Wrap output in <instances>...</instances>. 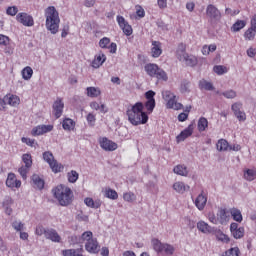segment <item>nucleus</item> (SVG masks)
Listing matches in <instances>:
<instances>
[{
    "label": "nucleus",
    "instance_id": "1",
    "mask_svg": "<svg viewBox=\"0 0 256 256\" xmlns=\"http://www.w3.org/2000/svg\"><path fill=\"white\" fill-rule=\"evenodd\" d=\"M144 107L141 102H137L132 106L131 110L127 111L128 121H130L132 125H145V123L149 121V116H147V113L143 112Z\"/></svg>",
    "mask_w": 256,
    "mask_h": 256
},
{
    "label": "nucleus",
    "instance_id": "2",
    "mask_svg": "<svg viewBox=\"0 0 256 256\" xmlns=\"http://www.w3.org/2000/svg\"><path fill=\"white\" fill-rule=\"evenodd\" d=\"M46 17V29L52 33V35H57L59 33V24L61 19L59 18V12L54 6H50L45 9Z\"/></svg>",
    "mask_w": 256,
    "mask_h": 256
},
{
    "label": "nucleus",
    "instance_id": "3",
    "mask_svg": "<svg viewBox=\"0 0 256 256\" xmlns=\"http://www.w3.org/2000/svg\"><path fill=\"white\" fill-rule=\"evenodd\" d=\"M52 193L62 207H67L73 202V191L65 185H58Z\"/></svg>",
    "mask_w": 256,
    "mask_h": 256
},
{
    "label": "nucleus",
    "instance_id": "4",
    "mask_svg": "<svg viewBox=\"0 0 256 256\" xmlns=\"http://www.w3.org/2000/svg\"><path fill=\"white\" fill-rule=\"evenodd\" d=\"M152 247L156 253H164V255H173L175 253L173 245L162 243L159 239H152Z\"/></svg>",
    "mask_w": 256,
    "mask_h": 256
},
{
    "label": "nucleus",
    "instance_id": "5",
    "mask_svg": "<svg viewBox=\"0 0 256 256\" xmlns=\"http://www.w3.org/2000/svg\"><path fill=\"white\" fill-rule=\"evenodd\" d=\"M43 159L44 161H46V163H48L53 173H61V171H63V164L57 162V160H55V157L53 156V153H51L50 151H46L43 153Z\"/></svg>",
    "mask_w": 256,
    "mask_h": 256
},
{
    "label": "nucleus",
    "instance_id": "6",
    "mask_svg": "<svg viewBox=\"0 0 256 256\" xmlns=\"http://www.w3.org/2000/svg\"><path fill=\"white\" fill-rule=\"evenodd\" d=\"M163 98L165 101H167V109H174L175 111H179V109L183 107V104L177 102V96L171 93V91H165Z\"/></svg>",
    "mask_w": 256,
    "mask_h": 256
},
{
    "label": "nucleus",
    "instance_id": "7",
    "mask_svg": "<svg viewBox=\"0 0 256 256\" xmlns=\"http://www.w3.org/2000/svg\"><path fill=\"white\" fill-rule=\"evenodd\" d=\"M206 16L208 17L210 23H219L222 17L221 11H219L218 8L213 4H209L207 6Z\"/></svg>",
    "mask_w": 256,
    "mask_h": 256
},
{
    "label": "nucleus",
    "instance_id": "8",
    "mask_svg": "<svg viewBox=\"0 0 256 256\" xmlns=\"http://www.w3.org/2000/svg\"><path fill=\"white\" fill-rule=\"evenodd\" d=\"M16 21L24 25V27H33L35 25V21L33 20V16L27 13H18L16 16Z\"/></svg>",
    "mask_w": 256,
    "mask_h": 256
},
{
    "label": "nucleus",
    "instance_id": "9",
    "mask_svg": "<svg viewBox=\"0 0 256 256\" xmlns=\"http://www.w3.org/2000/svg\"><path fill=\"white\" fill-rule=\"evenodd\" d=\"M117 22L119 27L122 28L124 35H127V37L133 35V28L131 27V25H129V23H127V21H125V18L123 16H117Z\"/></svg>",
    "mask_w": 256,
    "mask_h": 256
},
{
    "label": "nucleus",
    "instance_id": "10",
    "mask_svg": "<svg viewBox=\"0 0 256 256\" xmlns=\"http://www.w3.org/2000/svg\"><path fill=\"white\" fill-rule=\"evenodd\" d=\"M99 143L104 151H115L117 149V143L109 140L107 137L100 138Z\"/></svg>",
    "mask_w": 256,
    "mask_h": 256
},
{
    "label": "nucleus",
    "instance_id": "11",
    "mask_svg": "<svg viewBox=\"0 0 256 256\" xmlns=\"http://www.w3.org/2000/svg\"><path fill=\"white\" fill-rule=\"evenodd\" d=\"M64 107H65V103H63V100L61 98H57L52 106L53 113L56 119H59V117L63 115Z\"/></svg>",
    "mask_w": 256,
    "mask_h": 256
},
{
    "label": "nucleus",
    "instance_id": "12",
    "mask_svg": "<svg viewBox=\"0 0 256 256\" xmlns=\"http://www.w3.org/2000/svg\"><path fill=\"white\" fill-rule=\"evenodd\" d=\"M85 249L88 253L97 254L101 251V246H99V242H97L96 238H92L90 241L86 242Z\"/></svg>",
    "mask_w": 256,
    "mask_h": 256
},
{
    "label": "nucleus",
    "instance_id": "13",
    "mask_svg": "<svg viewBox=\"0 0 256 256\" xmlns=\"http://www.w3.org/2000/svg\"><path fill=\"white\" fill-rule=\"evenodd\" d=\"M45 239L52 241V243H61V235L53 228H47Z\"/></svg>",
    "mask_w": 256,
    "mask_h": 256
},
{
    "label": "nucleus",
    "instance_id": "14",
    "mask_svg": "<svg viewBox=\"0 0 256 256\" xmlns=\"http://www.w3.org/2000/svg\"><path fill=\"white\" fill-rule=\"evenodd\" d=\"M6 185L10 189H19L21 187V181L17 180L16 176L14 173L8 174L7 180H6Z\"/></svg>",
    "mask_w": 256,
    "mask_h": 256
},
{
    "label": "nucleus",
    "instance_id": "15",
    "mask_svg": "<svg viewBox=\"0 0 256 256\" xmlns=\"http://www.w3.org/2000/svg\"><path fill=\"white\" fill-rule=\"evenodd\" d=\"M241 107H242L241 103H234L232 104L231 108L235 117H237L239 121H245V119H247V116L245 115V112L241 111Z\"/></svg>",
    "mask_w": 256,
    "mask_h": 256
},
{
    "label": "nucleus",
    "instance_id": "16",
    "mask_svg": "<svg viewBox=\"0 0 256 256\" xmlns=\"http://www.w3.org/2000/svg\"><path fill=\"white\" fill-rule=\"evenodd\" d=\"M193 129H195V127L193 126V124H190L186 129H184L177 137V142L181 143V141H184L187 139V137H191L193 135Z\"/></svg>",
    "mask_w": 256,
    "mask_h": 256
},
{
    "label": "nucleus",
    "instance_id": "17",
    "mask_svg": "<svg viewBox=\"0 0 256 256\" xmlns=\"http://www.w3.org/2000/svg\"><path fill=\"white\" fill-rule=\"evenodd\" d=\"M13 198L7 196L3 203H2V207L4 209V212L6 213V215H12L13 213Z\"/></svg>",
    "mask_w": 256,
    "mask_h": 256
},
{
    "label": "nucleus",
    "instance_id": "18",
    "mask_svg": "<svg viewBox=\"0 0 256 256\" xmlns=\"http://www.w3.org/2000/svg\"><path fill=\"white\" fill-rule=\"evenodd\" d=\"M195 205L199 211H203L205 209V206L207 205V196H205L203 192L197 196Z\"/></svg>",
    "mask_w": 256,
    "mask_h": 256
},
{
    "label": "nucleus",
    "instance_id": "19",
    "mask_svg": "<svg viewBox=\"0 0 256 256\" xmlns=\"http://www.w3.org/2000/svg\"><path fill=\"white\" fill-rule=\"evenodd\" d=\"M217 217L220 225H227V223H229V214L227 213V210L221 208L217 213Z\"/></svg>",
    "mask_w": 256,
    "mask_h": 256
},
{
    "label": "nucleus",
    "instance_id": "20",
    "mask_svg": "<svg viewBox=\"0 0 256 256\" xmlns=\"http://www.w3.org/2000/svg\"><path fill=\"white\" fill-rule=\"evenodd\" d=\"M180 61L185 63V65H187L188 67H195V65H197L198 63L197 57L189 54H186V56H184V58H182Z\"/></svg>",
    "mask_w": 256,
    "mask_h": 256
},
{
    "label": "nucleus",
    "instance_id": "21",
    "mask_svg": "<svg viewBox=\"0 0 256 256\" xmlns=\"http://www.w3.org/2000/svg\"><path fill=\"white\" fill-rule=\"evenodd\" d=\"M213 235H215L216 239L218 241H222V243H229L230 239L229 236H227L226 234H224L221 230L214 228Z\"/></svg>",
    "mask_w": 256,
    "mask_h": 256
},
{
    "label": "nucleus",
    "instance_id": "22",
    "mask_svg": "<svg viewBox=\"0 0 256 256\" xmlns=\"http://www.w3.org/2000/svg\"><path fill=\"white\" fill-rule=\"evenodd\" d=\"M187 46L183 43H180L178 45V48L176 50V57L177 59L182 60V59H185V57L187 56Z\"/></svg>",
    "mask_w": 256,
    "mask_h": 256
},
{
    "label": "nucleus",
    "instance_id": "23",
    "mask_svg": "<svg viewBox=\"0 0 256 256\" xmlns=\"http://www.w3.org/2000/svg\"><path fill=\"white\" fill-rule=\"evenodd\" d=\"M152 46H153L151 49L152 57L154 58L159 57L161 53H163V50L161 49V42L153 41Z\"/></svg>",
    "mask_w": 256,
    "mask_h": 256
},
{
    "label": "nucleus",
    "instance_id": "24",
    "mask_svg": "<svg viewBox=\"0 0 256 256\" xmlns=\"http://www.w3.org/2000/svg\"><path fill=\"white\" fill-rule=\"evenodd\" d=\"M107 60V57L105 54L100 53L98 56L95 57V59L92 61V67L94 69H99L101 65H103V62Z\"/></svg>",
    "mask_w": 256,
    "mask_h": 256
},
{
    "label": "nucleus",
    "instance_id": "25",
    "mask_svg": "<svg viewBox=\"0 0 256 256\" xmlns=\"http://www.w3.org/2000/svg\"><path fill=\"white\" fill-rule=\"evenodd\" d=\"M197 229H199L202 233H213L215 227H211L206 222L200 221L197 223Z\"/></svg>",
    "mask_w": 256,
    "mask_h": 256
},
{
    "label": "nucleus",
    "instance_id": "26",
    "mask_svg": "<svg viewBox=\"0 0 256 256\" xmlns=\"http://www.w3.org/2000/svg\"><path fill=\"white\" fill-rule=\"evenodd\" d=\"M173 189L176 193L183 194L185 191H189L190 187L189 185H185L183 182H176L173 184Z\"/></svg>",
    "mask_w": 256,
    "mask_h": 256
},
{
    "label": "nucleus",
    "instance_id": "27",
    "mask_svg": "<svg viewBox=\"0 0 256 256\" xmlns=\"http://www.w3.org/2000/svg\"><path fill=\"white\" fill-rule=\"evenodd\" d=\"M158 68L159 65L153 63H149L144 66V70L146 71L147 75H149V77H153Z\"/></svg>",
    "mask_w": 256,
    "mask_h": 256
},
{
    "label": "nucleus",
    "instance_id": "28",
    "mask_svg": "<svg viewBox=\"0 0 256 256\" xmlns=\"http://www.w3.org/2000/svg\"><path fill=\"white\" fill-rule=\"evenodd\" d=\"M84 203L87 207H90L91 209H99V207H101V201H94L93 198L89 197L84 199Z\"/></svg>",
    "mask_w": 256,
    "mask_h": 256
},
{
    "label": "nucleus",
    "instance_id": "29",
    "mask_svg": "<svg viewBox=\"0 0 256 256\" xmlns=\"http://www.w3.org/2000/svg\"><path fill=\"white\" fill-rule=\"evenodd\" d=\"M247 25V22L245 20H237L232 26L231 31L232 33H238L241 29H244V27Z\"/></svg>",
    "mask_w": 256,
    "mask_h": 256
},
{
    "label": "nucleus",
    "instance_id": "30",
    "mask_svg": "<svg viewBox=\"0 0 256 256\" xmlns=\"http://www.w3.org/2000/svg\"><path fill=\"white\" fill-rule=\"evenodd\" d=\"M173 171L176 175H181L182 177H187V175H189V170H187V166L185 165H177L174 167Z\"/></svg>",
    "mask_w": 256,
    "mask_h": 256
},
{
    "label": "nucleus",
    "instance_id": "31",
    "mask_svg": "<svg viewBox=\"0 0 256 256\" xmlns=\"http://www.w3.org/2000/svg\"><path fill=\"white\" fill-rule=\"evenodd\" d=\"M5 97H6L7 104L11 105V107H17V105H19L20 103V99L17 95L8 94Z\"/></svg>",
    "mask_w": 256,
    "mask_h": 256
},
{
    "label": "nucleus",
    "instance_id": "32",
    "mask_svg": "<svg viewBox=\"0 0 256 256\" xmlns=\"http://www.w3.org/2000/svg\"><path fill=\"white\" fill-rule=\"evenodd\" d=\"M32 183L40 190L45 187V181L37 174L32 175Z\"/></svg>",
    "mask_w": 256,
    "mask_h": 256
},
{
    "label": "nucleus",
    "instance_id": "33",
    "mask_svg": "<svg viewBox=\"0 0 256 256\" xmlns=\"http://www.w3.org/2000/svg\"><path fill=\"white\" fill-rule=\"evenodd\" d=\"M199 87L200 89H204L205 91H214L215 90V86H213V83L202 79L199 81Z\"/></svg>",
    "mask_w": 256,
    "mask_h": 256
},
{
    "label": "nucleus",
    "instance_id": "34",
    "mask_svg": "<svg viewBox=\"0 0 256 256\" xmlns=\"http://www.w3.org/2000/svg\"><path fill=\"white\" fill-rule=\"evenodd\" d=\"M62 127L65 131H71L75 128V121L71 118H66L63 120Z\"/></svg>",
    "mask_w": 256,
    "mask_h": 256
},
{
    "label": "nucleus",
    "instance_id": "35",
    "mask_svg": "<svg viewBox=\"0 0 256 256\" xmlns=\"http://www.w3.org/2000/svg\"><path fill=\"white\" fill-rule=\"evenodd\" d=\"M217 151H229V142L225 139L218 140L216 144Z\"/></svg>",
    "mask_w": 256,
    "mask_h": 256
},
{
    "label": "nucleus",
    "instance_id": "36",
    "mask_svg": "<svg viewBox=\"0 0 256 256\" xmlns=\"http://www.w3.org/2000/svg\"><path fill=\"white\" fill-rule=\"evenodd\" d=\"M209 127V121L207 120V118L205 117H201L198 120V131L200 133H203V131H205V129H207Z\"/></svg>",
    "mask_w": 256,
    "mask_h": 256
},
{
    "label": "nucleus",
    "instance_id": "37",
    "mask_svg": "<svg viewBox=\"0 0 256 256\" xmlns=\"http://www.w3.org/2000/svg\"><path fill=\"white\" fill-rule=\"evenodd\" d=\"M230 214L232 215L233 220L237 223H241V221H243V215L241 214V210L233 208L230 211Z\"/></svg>",
    "mask_w": 256,
    "mask_h": 256
},
{
    "label": "nucleus",
    "instance_id": "38",
    "mask_svg": "<svg viewBox=\"0 0 256 256\" xmlns=\"http://www.w3.org/2000/svg\"><path fill=\"white\" fill-rule=\"evenodd\" d=\"M244 179H246V181H255L256 170L255 169H246L244 171Z\"/></svg>",
    "mask_w": 256,
    "mask_h": 256
},
{
    "label": "nucleus",
    "instance_id": "39",
    "mask_svg": "<svg viewBox=\"0 0 256 256\" xmlns=\"http://www.w3.org/2000/svg\"><path fill=\"white\" fill-rule=\"evenodd\" d=\"M191 82L189 80H182L180 84V93H190Z\"/></svg>",
    "mask_w": 256,
    "mask_h": 256
},
{
    "label": "nucleus",
    "instance_id": "40",
    "mask_svg": "<svg viewBox=\"0 0 256 256\" xmlns=\"http://www.w3.org/2000/svg\"><path fill=\"white\" fill-rule=\"evenodd\" d=\"M256 35V30L254 28H248L244 32V39L245 41H254Z\"/></svg>",
    "mask_w": 256,
    "mask_h": 256
},
{
    "label": "nucleus",
    "instance_id": "41",
    "mask_svg": "<svg viewBox=\"0 0 256 256\" xmlns=\"http://www.w3.org/2000/svg\"><path fill=\"white\" fill-rule=\"evenodd\" d=\"M87 91V96L88 97H99L101 95V90L99 88H95V87H88L86 89Z\"/></svg>",
    "mask_w": 256,
    "mask_h": 256
},
{
    "label": "nucleus",
    "instance_id": "42",
    "mask_svg": "<svg viewBox=\"0 0 256 256\" xmlns=\"http://www.w3.org/2000/svg\"><path fill=\"white\" fill-rule=\"evenodd\" d=\"M31 77H33V68L27 66L22 70V78L25 81H29V79H31Z\"/></svg>",
    "mask_w": 256,
    "mask_h": 256
},
{
    "label": "nucleus",
    "instance_id": "43",
    "mask_svg": "<svg viewBox=\"0 0 256 256\" xmlns=\"http://www.w3.org/2000/svg\"><path fill=\"white\" fill-rule=\"evenodd\" d=\"M22 161H23L25 167H27V169H31V167L33 165V159L31 157V154H23Z\"/></svg>",
    "mask_w": 256,
    "mask_h": 256
},
{
    "label": "nucleus",
    "instance_id": "44",
    "mask_svg": "<svg viewBox=\"0 0 256 256\" xmlns=\"http://www.w3.org/2000/svg\"><path fill=\"white\" fill-rule=\"evenodd\" d=\"M104 195L105 197H107L108 199H112L115 201V199H118L119 198V194H117V191L109 188V189H106L105 192H104Z\"/></svg>",
    "mask_w": 256,
    "mask_h": 256
},
{
    "label": "nucleus",
    "instance_id": "45",
    "mask_svg": "<svg viewBox=\"0 0 256 256\" xmlns=\"http://www.w3.org/2000/svg\"><path fill=\"white\" fill-rule=\"evenodd\" d=\"M231 234L234 239H243V237H245V228L239 227L238 230H234L233 232H231Z\"/></svg>",
    "mask_w": 256,
    "mask_h": 256
},
{
    "label": "nucleus",
    "instance_id": "46",
    "mask_svg": "<svg viewBox=\"0 0 256 256\" xmlns=\"http://www.w3.org/2000/svg\"><path fill=\"white\" fill-rule=\"evenodd\" d=\"M69 183H77V179H79V173L75 170H71L67 173Z\"/></svg>",
    "mask_w": 256,
    "mask_h": 256
},
{
    "label": "nucleus",
    "instance_id": "47",
    "mask_svg": "<svg viewBox=\"0 0 256 256\" xmlns=\"http://www.w3.org/2000/svg\"><path fill=\"white\" fill-rule=\"evenodd\" d=\"M124 201H127V203H133L137 199V196H135V193L133 192H126L123 194Z\"/></svg>",
    "mask_w": 256,
    "mask_h": 256
},
{
    "label": "nucleus",
    "instance_id": "48",
    "mask_svg": "<svg viewBox=\"0 0 256 256\" xmlns=\"http://www.w3.org/2000/svg\"><path fill=\"white\" fill-rule=\"evenodd\" d=\"M214 73H216L217 75H225V73H227V67L223 66V65H216L213 68Z\"/></svg>",
    "mask_w": 256,
    "mask_h": 256
},
{
    "label": "nucleus",
    "instance_id": "49",
    "mask_svg": "<svg viewBox=\"0 0 256 256\" xmlns=\"http://www.w3.org/2000/svg\"><path fill=\"white\" fill-rule=\"evenodd\" d=\"M93 239V232L91 231H86L84 232L81 237H80V241H86V243H89V241H91Z\"/></svg>",
    "mask_w": 256,
    "mask_h": 256
},
{
    "label": "nucleus",
    "instance_id": "50",
    "mask_svg": "<svg viewBox=\"0 0 256 256\" xmlns=\"http://www.w3.org/2000/svg\"><path fill=\"white\" fill-rule=\"evenodd\" d=\"M221 95L226 99H235V97H237V92H235V90H227L222 92Z\"/></svg>",
    "mask_w": 256,
    "mask_h": 256
},
{
    "label": "nucleus",
    "instance_id": "51",
    "mask_svg": "<svg viewBox=\"0 0 256 256\" xmlns=\"http://www.w3.org/2000/svg\"><path fill=\"white\" fill-rule=\"evenodd\" d=\"M156 79H158V81L167 82V81H169V76L167 75V72H165V70H163V68H162V70H160L158 72V76H156Z\"/></svg>",
    "mask_w": 256,
    "mask_h": 256
},
{
    "label": "nucleus",
    "instance_id": "52",
    "mask_svg": "<svg viewBox=\"0 0 256 256\" xmlns=\"http://www.w3.org/2000/svg\"><path fill=\"white\" fill-rule=\"evenodd\" d=\"M12 227H13V229H15V231L22 232L23 229H25V224H23V222H21V221L16 220V221L12 222Z\"/></svg>",
    "mask_w": 256,
    "mask_h": 256
},
{
    "label": "nucleus",
    "instance_id": "53",
    "mask_svg": "<svg viewBox=\"0 0 256 256\" xmlns=\"http://www.w3.org/2000/svg\"><path fill=\"white\" fill-rule=\"evenodd\" d=\"M86 120L90 127H95V121H97V118H95V115H93V113H89L86 117Z\"/></svg>",
    "mask_w": 256,
    "mask_h": 256
},
{
    "label": "nucleus",
    "instance_id": "54",
    "mask_svg": "<svg viewBox=\"0 0 256 256\" xmlns=\"http://www.w3.org/2000/svg\"><path fill=\"white\" fill-rule=\"evenodd\" d=\"M145 107L149 113H153V109H155V100H147Z\"/></svg>",
    "mask_w": 256,
    "mask_h": 256
},
{
    "label": "nucleus",
    "instance_id": "55",
    "mask_svg": "<svg viewBox=\"0 0 256 256\" xmlns=\"http://www.w3.org/2000/svg\"><path fill=\"white\" fill-rule=\"evenodd\" d=\"M7 15H11V17H15L17 13H19V8L16 6H10L6 10Z\"/></svg>",
    "mask_w": 256,
    "mask_h": 256
},
{
    "label": "nucleus",
    "instance_id": "56",
    "mask_svg": "<svg viewBox=\"0 0 256 256\" xmlns=\"http://www.w3.org/2000/svg\"><path fill=\"white\" fill-rule=\"evenodd\" d=\"M109 43H111V39L104 37L100 39L99 47H101V49H107V45H109Z\"/></svg>",
    "mask_w": 256,
    "mask_h": 256
},
{
    "label": "nucleus",
    "instance_id": "57",
    "mask_svg": "<svg viewBox=\"0 0 256 256\" xmlns=\"http://www.w3.org/2000/svg\"><path fill=\"white\" fill-rule=\"evenodd\" d=\"M29 171V168L26 166H22L18 169V173L21 175L22 178L27 179V173Z\"/></svg>",
    "mask_w": 256,
    "mask_h": 256
},
{
    "label": "nucleus",
    "instance_id": "58",
    "mask_svg": "<svg viewBox=\"0 0 256 256\" xmlns=\"http://www.w3.org/2000/svg\"><path fill=\"white\" fill-rule=\"evenodd\" d=\"M21 141L22 143H25L26 145H28V147H34L35 145V139L22 137Z\"/></svg>",
    "mask_w": 256,
    "mask_h": 256
},
{
    "label": "nucleus",
    "instance_id": "59",
    "mask_svg": "<svg viewBox=\"0 0 256 256\" xmlns=\"http://www.w3.org/2000/svg\"><path fill=\"white\" fill-rule=\"evenodd\" d=\"M0 45L7 47L9 45V37L3 34H0Z\"/></svg>",
    "mask_w": 256,
    "mask_h": 256
},
{
    "label": "nucleus",
    "instance_id": "60",
    "mask_svg": "<svg viewBox=\"0 0 256 256\" xmlns=\"http://www.w3.org/2000/svg\"><path fill=\"white\" fill-rule=\"evenodd\" d=\"M42 135L45 133H49L50 131H53V125H42L40 126Z\"/></svg>",
    "mask_w": 256,
    "mask_h": 256
},
{
    "label": "nucleus",
    "instance_id": "61",
    "mask_svg": "<svg viewBox=\"0 0 256 256\" xmlns=\"http://www.w3.org/2000/svg\"><path fill=\"white\" fill-rule=\"evenodd\" d=\"M145 97L147 99V101H155V92L153 90H149L145 93Z\"/></svg>",
    "mask_w": 256,
    "mask_h": 256
},
{
    "label": "nucleus",
    "instance_id": "62",
    "mask_svg": "<svg viewBox=\"0 0 256 256\" xmlns=\"http://www.w3.org/2000/svg\"><path fill=\"white\" fill-rule=\"evenodd\" d=\"M7 100H6V96H4L3 98H0V111H5V109H7Z\"/></svg>",
    "mask_w": 256,
    "mask_h": 256
},
{
    "label": "nucleus",
    "instance_id": "63",
    "mask_svg": "<svg viewBox=\"0 0 256 256\" xmlns=\"http://www.w3.org/2000/svg\"><path fill=\"white\" fill-rule=\"evenodd\" d=\"M46 231H47V228H44L43 226H38L36 228V235H44V237L46 236Z\"/></svg>",
    "mask_w": 256,
    "mask_h": 256
},
{
    "label": "nucleus",
    "instance_id": "64",
    "mask_svg": "<svg viewBox=\"0 0 256 256\" xmlns=\"http://www.w3.org/2000/svg\"><path fill=\"white\" fill-rule=\"evenodd\" d=\"M62 253L64 256H75L77 253V250L76 249L63 250Z\"/></svg>",
    "mask_w": 256,
    "mask_h": 256
}]
</instances>
